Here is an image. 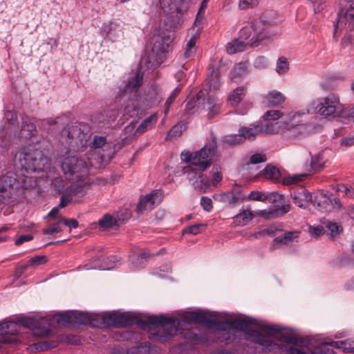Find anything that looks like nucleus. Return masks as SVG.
<instances>
[{"label":"nucleus","mask_w":354,"mask_h":354,"mask_svg":"<svg viewBox=\"0 0 354 354\" xmlns=\"http://www.w3.org/2000/svg\"><path fill=\"white\" fill-rule=\"evenodd\" d=\"M230 321L232 329L244 332L247 338L255 344H258L263 351H275L279 348L278 344L273 342L268 336L252 330L251 326H254L266 334L279 333L277 339L281 343L287 354H307L306 348L310 344V339L298 337L289 334L287 330H291L290 329L277 324H267L254 318L231 319Z\"/></svg>","instance_id":"obj_1"},{"label":"nucleus","mask_w":354,"mask_h":354,"mask_svg":"<svg viewBox=\"0 0 354 354\" xmlns=\"http://www.w3.org/2000/svg\"><path fill=\"white\" fill-rule=\"evenodd\" d=\"M216 151V139L214 135H211L208 142L201 150L194 153L188 151L181 152V160L188 163L183 169L184 174L190 184L202 192H207L217 187L223 179L221 168L218 166L213 167L211 180L203 174L212 165V158Z\"/></svg>","instance_id":"obj_2"},{"label":"nucleus","mask_w":354,"mask_h":354,"mask_svg":"<svg viewBox=\"0 0 354 354\" xmlns=\"http://www.w3.org/2000/svg\"><path fill=\"white\" fill-rule=\"evenodd\" d=\"M183 313L180 319H174L165 315H156V340L166 342L173 337L180 335L185 340L184 344L174 346L170 354H196L195 345L205 343L206 336L199 333L196 328L192 327L193 323L189 326H176V322H183Z\"/></svg>","instance_id":"obj_3"},{"label":"nucleus","mask_w":354,"mask_h":354,"mask_svg":"<svg viewBox=\"0 0 354 354\" xmlns=\"http://www.w3.org/2000/svg\"><path fill=\"white\" fill-rule=\"evenodd\" d=\"M37 185L35 177L26 176L11 170L7 171L0 177V205L28 200L30 192Z\"/></svg>","instance_id":"obj_4"},{"label":"nucleus","mask_w":354,"mask_h":354,"mask_svg":"<svg viewBox=\"0 0 354 354\" xmlns=\"http://www.w3.org/2000/svg\"><path fill=\"white\" fill-rule=\"evenodd\" d=\"M282 117L281 111L270 110L266 111L263 120L250 124L249 127H241L239 129V134L244 140H253L259 134H272L278 132L281 126L277 121Z\"/></svg>","instance_id":"obj_5"},{"label":"nucleus","mask_w":354,"mask_h":354,"mask_svg":"<svg viewBox=\"0 0 354 354\" xmlns=\"http://www.w3.org/2000/svg\"><path fill=\"white\" fill-rule=\"evenodd\" d=\"M292 196L294 203L299 207L305 208L309 203H312L318 210L329 212L333 209H339L342 206L338 198L322 193L317 194L313 197V195L304 189H300L292 194Z\"/></svg>","instance_id":"obj_6"},{"label":"nucleus","mask_w":354,"mask_h":354,"mask_svg":"<svg viewBox=\"0 0 354 354\" xmlns=\"http://www.w3.org/2000/svg\"><path fill=\"white\" fill-rule=\"evenodd\" d=\"M143 73L138 71L133 76L129 78L125 84L124 88L119 94L120 98H127L129 100L128 104L124 109L123 116L128 119L133 117L141 118V113L138 108L140 95L139 93V87L142 84Z\"/></svg>","instance_id":"obj_7"},{"label":"nucleus","mask_w":354,"mask_h":354,"mask_svg":"<svg viewBox=\"0 0 354 354\" xmlns=\"http://www.w3.org/2000/svg\"><path fill=\"white\" fill-rule=\"evenodd\" d=\"M48 164V159L42 151L37 149H29L16 154L15 165L20 170L12 171L28 176L24 173V170L26 172H39L44 171Z\"/></svg>","instance_id":"obj_8"},{"label":"nucleus","mask_w":354,"mask_h":354,"mask_svg":"<svg viewBox=\"0 0 354 354\" xmlns=\"http://www.w3.org/2000/svg\"><path fill=\"white\" fill-rule=\"evenodd\" d=\"M183 322H176V326H189V323L193 324H204L209 328H216L221 331H227L232 329L230 319L226 321L217 320V313L210 311L201 312H183Z\"/></svg>","instance_id":"obj_9"},{"label":"nucleus","mask_w":354,"mask_h":354,"mask_svg":"<svg viewBox=\"0 0 354 354\" xmlns=\"http://www.w3.org/2000/svg\"><path fill=\"white\" fill-rule=\"evenodd\" d=\"M342 110L343 106L339 97L331 93L312 102L308 111L316 113L324 118H330L339 115Z\"/></svg>","instance_id":"obj_10"},{"label":"nucleus","mask_w":354,"mask_h":354,"mask_svg":"<svg viewBox=\"0 0 354 354\" xmlns=\"http://www.w3.org/2000/svg\"><path fill=\"white\" fill-rule=\"evenodd\" d=\"M239 34L246 44L251 47L258 46L270 37L268 26L261 20H256L243 27Z\"/></svg>","instance_id":"obj_11"},{"label":"nucleus","mask_w":354,"mask_h":354,"mask_svg":"<svg viewBox=\"0 0 354 354\" xmlns=\"http://www.w3.org/2000/svg\"><path fill=\"white\" fill-rule=\"evenodd\" d=\"M18 323L25 328L35 330L37 337H46L51 333V320L46 318L22 317L17 319Z\"/></svg>","instance_id":"obj_12"},{"label":"nucleus","mask_w":354,"mask_h":354,"mask_svg":"<svg viewBox=\"0 0 354 354\" xmlns=\"http://www.w3.org/2000/svg\"><path fill=\"white\" fill-rule=\"evenodd\" d=\"M19 326L15 322L0 323V351L6 349L8 345H16L18 343L15 337L19 333Z\"/></svg>","instance_id":"obj_13"},{"label":"nucleus","mask_w":354,"mask_h":354,"mask_svg":"<svg viewBox=\"0 0 354 354\" xmlns=\"http://www.w3.org/2000/svg\"><path fill=\"white\" fill-rule=\"evenodd\" d=\"M62 169L64 174L73 176L77 174V178L87 175L88 170L85 161L76 156H68L62 163Z\"/></svg>","instance_id":"obj_14"},{"label":"nucleus","mask_w":354,"mask_h":354,"mask_svg":"<svg viewBox=\"0 0 354 354\" xmlns=\"http://www.w3.org/2000/svg\"><path fill=\"white\" fill-rule=\"evenodd\" d=\"M304 115V113H299L289 114L283 119V126L279 123L281 126L280 129L290 131L294 136L301 135L306 129L304 120L301 118ZM277 121L279 122L278 120Z\"/></svg>","instance_id":"obj_15"},{"label":"nucleus","mask_w":354,"mask_h":354,"mask_svg":"<svg viewBox=\"0 0 354 354\" xmlns=\"http://www.w3.org/2000/svg\"><path fill=\"white\" fill-rule=\"evenodd\" d=\"M334 26V34H336L338 30H342L345 28L351 30L354 28V1L340 10L337 15V23Z\"/></svg>","instance_id":"obj_16"},{"label":"nucleus","mask_w":354,"mask_h":354,"mask_svg":"<svg viewBox=\"0 0 354 354\" xmlns=\"http://www.w3.org/2000/svg\"><path fill=\"white\" fill-rule=\"evenodd\" d=\"M173 38L170 35L162 33L156 38V66L162 64L172 50Z\"/></svg>","instance_id":"obj_17"},{"label":"nucleus","mask_w":354,"mask_h":354,"mask_svg":"<svg viewBox=\"0 0 354 354\" xmlns=\"http://www.w3.org/2000/svg\"><path fill=\"white\" fill-rule=\"evenodd\" d=\"M88 132V127L81 122H72L68 124L62 131V138L69 140L77 139L80 141L85 140Z\"/></svg>","instance_id":"obj_18"},{"label":"nucleus","mask_w":354,"mask_h":354,"mask_svg":"<svg viewBox=\"0 0 354 354\" xmlns=\"http://www.w3.org/2000/svg\"><path fill=\"white\" fill-rule=\"evenodd\" d=\"M152 257V253L147 248H134L129 256V266L133 270L141 269Z\"/></svg>","instance_id":"obj_19"},{"label":"nucleus","mask_w":354,"mask_h":354,"mask_svg":"<svg viewBox=\"0 0 354 354\" xmlns=\"http://www.w3.org/2000/svg\"><path fill=\"white\" fill-rule=\"evenodd\" d=\"M132 315L127 313L109 314L102 317V323L106 326L117 328L131 326Z\"/></svg>","instance_id":"obj_20"},{"label":"nucleus","mask_w":354,"mask_h":354,"mask_svg":"<svg viewBox=\"0 0 354 354\" xmlns=\"http://www.w3.org/2000/svg\"><path fill=\"white\" fill-rule=\"evenodd\" d=\"M207 88L201 90L197 94V100L205 101V98L209 95H214L211 93L212 91L217 90L220 86V73L216 69L213 70L207 78Z\"/></svg>","instance_id":"obj_21"},{"label":"nucleus","mask_w":354,"mask_h":354,"mask_svg":"<svg viewBox=\"0 0 354 354\" xmlns=\"http://www.w3.org/2000/svg\"><path fill=\"white\" fill-rule=\"evenodd\" d=\"M119 259L117 256H100L93 259L92 261V268L100 270H111L116 267L119 264Z\"/></svg>","instance_id":"obj_22"},{"label":"nucleus","mask_w":354,"mask_h":354,"mask_svg":"<svg viewBox=\"0 0 354 354\" xmlns=\"http://www.w3.org/2000/svg\"><path fill=\"white\" fill-rule=\"evenodd\" d=\"M268 199L273 203H279V205H275V210L277 214H283L288 212L290 209V206L288 203H286L285 197L283 194L278 192H272L267 195Z\"/></svg>","instance_id":"obj_23"},{"label":"nucleus","mask_w":354,"mask_h":354,"mask_svg":"<svg viewBox=\"0 0 354 354\" xmlns=\"http://www.w3.org/2000/svg\"><path fill=\"white\" fill-rule=\"evenodd\" d=\"M155 203V191L152 190L151 193L145 196H141L140 201L136 206L138 214H145L151 211L153 208Z\"/></svg>","instance_id":"obj_24"},{"label":"nucleus","mask_w":354,"mask_h":354,"mask_svg":"<svg viewBox=\"0 0 354 354\" xmlns=\"http://www.w3.org/2000/svg\"><path fill=\"white\" fill-rule=\"evenodd\" d=\"M131 326H136L138 328L143 330H151L153 326H155V315H151L146 318L132 315Z\"/></svg>","instance_id":"obj_25"},{"label":"nucleus","mask_w":354,"mask_h":354,"mask_svg":"<svg viewBox=\"0 0 354 354\" xmlns=\"http://www.w3.org/2000/svg\"><path fill=\"white\" fill-rule=\"evenodd\" d=\"M180 92V88L178 87H176L172 93L170 94V95L167 98L166 101L165 102L164 104L162 106H160L158 111H156V118L158 115H161L162 114L164 115V117L162 119V123H163L164 120L167 115V113L169 111V108L171 105L173 104L174 100H176V97Z\"/></svg>","instance_id":"obj_26"},{"label":"nucleus","mask_w":354,"mask_h":354,"mask_svg":"<svg viewBox=\"0 0 354 354\" xmlns=\"http://www.w3.org/2000/svg\"><path fill=\"white\" fill-rule=\"evenodd\" d=\"M246 46L248 45L239 35V38L234 39L227 44L226 50L228 54H234L243 51Z\"/></svg>","instance_id":"obj_27"},{"label":"nucleus","mask_w":354,"mask_h":354,"mask_svg":"<svg viewBox=\"0 0 354 354\" xmlns=\"http://www.w3.org/2000/svg\"><path fill=\"white\" fill-rule=\"evenodd\" d=\"M297 232H286L283 235L277 236L273 240L271 244V248L275 249L281 245L288 243L296 238L297 236Z\"/></svg>","instance_id":"obj_28"},{"label":"nucleus","mask_w":354,"mask_h":354,"mask_svg":"<svg viewBox=\"0 0 354 354\" xmlns=\"http://www.w3.org/2000/svg\"><path fill=\"white\" fill-rule=\"evenodd\" d=\"M86 188L87 186L86 185L73 183L67 187L66 190L70 194L73 199H80L86 194Z\"/></svg>","instance_id":"obj_29"},{"label":"nucleus","mask_w":354,"mask_h":354,"mask_svg":"<svg viewBox=\"0 0 354 354\" xmlns=\"http://www.w3.org/2000/svg\"><path fill=\"white\" fill-rule=\"evenodd\" d=\"M326 153V151H322L312 157L310 167L313 171H319L327 162Z\"/></svg>","instance_id":"obj_30"},{"label":"nucleus","mask_w":354,"mask_h":354,"mask_svg":"<svg viewBox=\"0 0 354 354\" xmlns=\"http://www.w3.org/2000/svg\"><path fill=\"white\" fill-rule=\"evenodd\" d=\"M36 126L33 122L24 121L21 124L19 136L22 138L30 139L36 133Z\"/></svg>","instance_id":"obj_31"},{"label":"nucleus","mask_w":354,"mask_h":354,"mask_svg":"<svg viewBox=\"0 0 354 354\" xmlns=\"http://www.w3.org/2000/svg\"><path fill=\"white\" fill-rule=\"evenodd\" d=\"M245 95V88L240 86L234 89L228 96V102L232 106H237Z\"/></svg>","instance_id":"obj_32"},{"label":"nucleus","mask_w":354,"mask_h":354,"mask_svg":"<svg viewBox=\"0 0 354 354\" xmlns=\"http://www.w3.org/2000/svg\"><path fill=\"white\" fill-rule=\"evenodd\" d=\"M205 100L210 105L208 115L209 118H213L219 113L221 102L214 95H209L206 97Z\"/></svg>","instance_id":"obj_33"},{"label":"nucleus","mask_w":354,"mask_h":354,"mask_svg":"<svg viewBox=\"0 0 354 354\" xmlns=\"http://www.w3.org/2000/svg\"><path fill=\"white\" fill-rule=\"evenodd\" d=\"M52 321H55L57 324H61L64 326L74 325L73 312H67L55 315Z\"/></svg>","instance_id":"obj_34"},{"label":"nucleus","mask_w":354,"mask_h":354,"mask_svg":"<svg viewBox=\"0 0 354 354\" xmlns=\"http://www.w3.org/2000/svg\"><path fill=\"white\" fill-rule=\"evenodd\" d=\"M285 100V97L281 93L273 91L269 92L266 97V103L268 106H277Z\"/></svg>","instance_id":"obj_35"},{"label":"nucleus","mask_w":354,"mask_h":354,"mask_svg":"<svg viewBox=\"0 0 354 354\" xmlns=\"http://www.w3.org/2000/svg\"><path fill=\"white\" fill-rule=\"evenodd\" d=\"M93 321L94 319L91 317V316L86 313L79 312L74 313L73 312V323L75 324H82V325H93Z\"/></svg>","instance_id":"obj_36"},{"label":"nucleus","mask_w":354,"mask_h":354,"mask_svg":"<svg viewBox=\"0 0 354 354\" xmlns=\"http://www.w3.org/2000/svg\"><path fill=\"white\" fill-rule=\"evenodd\" d=\"M253 218V214L248 209H243L234 216V223L239 225H245Z\"/></svg>","instance_id":"obj_37"},{"label":"nucleus","mask_w":354,"mask_h":354,"mask_svg":"<svg viewBox=\"0 0 354 354\" xmlns=\"http://www.w3.org/2000/svg\"><path fill=\"white\" fill-rule=\"evenodd\" d=\"M198 38V33H195L193 35L191 38L188 40L187 44L185 50L184 52V57L185 58H189L193 57L195 55L196 53V39Z\"/></svg>","instance_id":"obj_38"},{"label":"nucleus","mask_w":354,"mask_h":354,"mask_svg":"<svg viewBox=\"0 0 354 354\" xmlns=\"http://www.w3.org/2000/svg\"><path fill=\"white\" fill-rule=\"evenodd\" d=\"M243 142V138L239 133L234 135H227L222 138L221 142L223 145L234 146Z\"/></svg>","instance_id":"obj_39"},{"label":"nucleus","mask_w":354,"mask_h":354,"mask_svg":"<svg viewBox=\"0 0 354 354\" xmlns=\"http://www.w3.org/2000/svg\"><path fill=\"white\" fill-rule=\"evenodd\" d=\"M263 176L267 179L277 180L281 176V172L276 167L267 165L263 170Z\"/></svg>","instance_id":"obj_40"},{"label":"nucleus","mask_w":354,"mask_h":354,"mask_svg":"<svg viewBox=\"0 0 354 354\" xmlns=\"http://www.w3.org/2000/svg\"><path fill=\"white\" fill-rule=\"evenodd\" d=\"M205 101H203L202 100H201L200 101H198L196 100V101L195 102L194 100V99H187L186 101H185V120H187L188 119L191 115H192L196 109V102H198V104H201V103H203Z\"/></svg>","instance_id":"obj_41"},{"label":"nucleus","mask_w":354,"mask_h":354,"mask_svg":"<svg viewBox=\"0 0 354 354\" xmlns=\"http://www.w3.org/2000/svg\"><path fill=\"white\" fill-rule=\"evenodd\" d=\"M186 128L187 122L185 121H180L169 130L168 137L173 138L180 136Z\"/></svg>","instance_id":"obj_42"},{"label":"nucleus","mask_w":354,"mask_h":354,"mask_svg":"<svg viewBox=\"0 0 354 354\" xmlns=\"http://www.w3.org/2000/svg\"><path fill=\"white\" fill-rule=\"evenodd\" d=\"M131 216V212L130 209L127 208L120 209L116 213V215L114 217L115 224L120 225V223H124L128 221Z\"/></svg>","instance_id":"obj_43"},{"label":"nucleus","mask_w":354,"mask_h":354,"mask_svg":"<svg viewBox=\"0 0 354 354\" xmlns=\"http://www.w3.org/2000/svg\"><path fill=\"white\" fill-rule=\"evenodd\" d=\"M307 175L306 174H294L292 176H286L283 179V185H292L297 184L299 182L303 181L306 178Z\"/></svg>","instance_id":"obj_44"},{"label":"nucleus","mask_w":354,"mask_h":354,"mask_svg":"<svg viewBox=\"0 0 354 354\" xmlns=\"http://www.w3.org/2000/svg\"><path fill=\"white\" fill-rule=\"evenodd\" d=\"M246 64L239 63L235 65L230 73V77L232 80L235 81L236 76L242 77L246 73Z\"/></svg>","instance_id":"obj_45"},{"label":"nucleus","mask_w":354,"mask_h":354,"mask_svg":"<svg viewBox=\"0 0 354 354\" xmlns=\"http://www.w3.org/2000/svg\"><path fill=\"white\" fill-rule=\"evenodd\" d=\"M151 345L149 342H144L138 346L131 348V354H150Z\"/></svg>","instance_id":"obj_46"},{"label":"nucleus","mask_w":354,"mask_h":354,"mask_svg":"<svg viewBox=\"0 0 354 354\" xmlns=\"http://www.w3.org/2000/svg\"><path fill=\"white\" fill-rule=\"evenodd\" d=\"M48 261V258L44 255H37L30 258L26 263L28 267L36 268L37 266L45 264Z\"/></svg>","instance_id":"obj_47"},{"label":"nucleus","mask_w":354,"mask_h":354,"mask_svg":"<svg viewBox=\"0 0 354 354\" xmlns=\"http://www.w3.org/2000/svg\"><path fill=\"white\" fill-rule=\"evenodd\" d=\"M61 225L62 221L60 219L57 222L49 224L47 227H45L42 230V232L44 234H53L55 233L61 232L62 231Z\"/></svg>","instance_id":"obj_48"},{"label":"nucleus","mask_w":354,"mask_h":354,"mask_svg":"<svg viewBox=\"0 0 354 354\" xmlns=\"http://www.w3.org/2000/svg\"><path fill=\"white\" fill-rule=\"evenodd\" d=\"M289 68V64L288 59L284 57H281L278 59L276 66V71L279 75L286 73Z\"/></svg>","instance_id":"obj_49"},{"label":"nucleus","mask_w":354,"mask_h":354,"mask_svg":"<svg viewBox=\"0 0 354 354\" xmlns=\"http://www.w3.org/2000/svg\"><path fill=\"white\" fill-rule=\"evenodd\" d=\"M98 224L101 227L104 229H107L113 225H116L115 224L114 218L109 214H105L101 219H100Z\"/></svg>","instance_id":"obj_50"},{"label":"nucleus","mask_w":354,"mask_h":354,"mask_svg":"<svg viewBox=\"0 0 354 354\" xmlns=\"http://www.w3.org/2000/svg\"><path fill=\"white\" fill-rule=\"evenodd\" d=\"M52 187L53 189L57 193V194H64L66 191L65 188V182L59 178H56L53 180L52 183Z\"/></svg>","instance_id":"obj_51"},{"label":"nucleus","mask_w":354,"mask_h":354,"mask_svg":"<svg viewBox=\"0 0 354 354\" xmlns=\"http://www.w3.org/2000/svg\"><path fill=\"white\" fill-rule=\"evenodd\" d=\"M248 199L250 201H264L268 199V196L262 192L252 191L248 194Z\"/></svg>","instance_id":"obj_52"},{"label":"nucleus","mask_w":354,"mask_h":354,"mask_svg":"<svg viewBox=\"0 0 354 354\" xmlns=\"http://www.w3.org/2000/svg\"><path fill=\"white\" fill-rule=\"evenodd\" d=\"M260 0H240L239 8L240 10H247L255 7Z\"/></svg>","instance_id":"obj_53"},{"label":"nucleus","mask_w":354,"mask_h":354,"mask_svg":"<svg viewBox=\"0 0 354 354\" xmlns=\"http://www.w3.org/2000/svg\"><path fill=\"white\" fill-rule=\"evenodd\" d=\"M326 227L329 230L330 235L332 237H335L336 236H337L342 230L340 225L337 223L329 222L326 225Z\"/></svg>","instance_id":"obj_54"},{"label":"nucleus","mask_w":354,"mask_h":354,"mask_svg":"<svg viewBox=\"0 0 354 354\" xmlns=\"http://www.w3.org/2000/svg\"><path fill=\"white\" fill-rule=\"evenodd\" d=\"M154 117H155V113L151 115L149 117H148L147 118L141 122V124L138 127L136 131L140 133H144L147 130L148 126L151 123L152 120L153 119Z\"/></svg>","instance_id":"obj_55"},{"label":"nucleus","mask_w":354,"mask_h":354,"mask_svg":"<svg viewBox=\"0 0 354 354\" xmlns=\"http://www.w3.org/2000/svg\"><path fill=\"white\" fill-rule=\"evenodd\" d=\"M106 140L104 136H95L90 146L93 148L102 147L106 144Z\"/></svg>","instance_id":"obj_56"},{"label":"nucleus","mask_w":354,"mask_h":354,"mask_svg":"<svg viewBox=\"0 0 354 354\" xmlns=\"http://www.w3.org/2000/svg\"><path fill=\"white\" fill-rule=\"evenodd\" d=\"M55 346V342L52 341H44L39 342L36 344V348L40 351H46L50 348H54Z\"/></svg>","instance_id":"obj_57"},{"label":"nucleus","mask_w":354,"mask_h":354,"mask_svg":"<svg viewBox=\"0 0 354 354\" xmlns=\"http://www.w3.org/2000/svg\"><path fill=\"white\" fill-rule=\"evenodd\" d=\"M268 65V59L263 56H259L254 62V66L256 68L262 69Z\"/></svg>","instance_id":"obj_58"},{"label":"nucleus","mask_w":354,"mask_h":354,"mask_svg":"<svg viewBox=\"0 0 354 354\" xmlns=\"http://www.w3.org/2000/svg\"><path fill=\"white\" fill-rule=\"evenodd\" d=\"M203 209L206 212H210L212 209V201L207 196H202L200 202Z\"/></svg>","instance_id":"obj_59"},{"label":"nucleus","mask_w":354,"mask_h":354,"mask_svg":"<svg viewBox=\"0 0 354 354\" xmlns=\"http://www.w3.org/2000/svg\"><path fill=\"white\" fill-rule=\"evenodd\" d=\"M61 218L62 223H63L64 225L68 226L71 229L72 228H77L79 226L78 221L75 218H66L62 216H58Z\"/></svg>","instance_id":"obj_60"},{"label":"nucleus","mask_w":354,"mask_h":354,"mask_svg":"<svg viewBox=\"0 0 354 354\" xmlns=\"http://www.w3.org/2000/svg\"><path fill=\"white\" fill-rule=\"evenodd\" d=\"M202 226L201 224H196L190 225L185 227L183 230V234H198L200 232V227Z\"/></svg>","instance_id":"obj_61"},{"label":"nucleus","mask_w":354,"mask_h":354,"mask_svg":"<svg viewBox=\"0 0 354 354\" xmlns=\"http://www.w3.org/2000/svg\"><path fill=\"white\" fill-rule=\"evenodd\" d=\"M309 232L312 236L317 237L325 232L324 228L322 225H317L316 227H309Z\"/></svg>","instance_id":"obj_62"},{"label":"nucleus","mask_w":354,"mask_h":354,"mask_svg":"<svg viewBox=\"0 0 354 354\" xmlns=\"http://www.w3.org/2000/svg\"><path fill=\"white\" fill-rule=\"evenodd\" d=\"M73 200L70 194H68L66 190L62 194V196L60 198V202L59 204V207L63 208L68 205V204Z\"/></svg>","instance_id":"obj_63"},{"label":"nucleus","mask_w":354,"mask_h":354,"mask_svg":"<svg viewBox=\"0 0 354 354\" xmlns=\"http://www.w3.org/2000/svg\"><path fill=\"white\" fill-rule=\"evenodd\" d=\"M267 160L266 155L261 153H255L253 154L250 159V163L252 164H258L261 162H264Z\"/></svg>","instance_id":"obj_64"}]
</instances>
